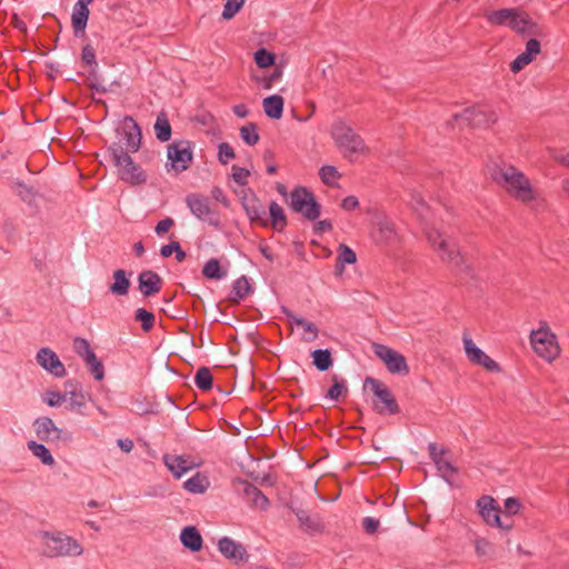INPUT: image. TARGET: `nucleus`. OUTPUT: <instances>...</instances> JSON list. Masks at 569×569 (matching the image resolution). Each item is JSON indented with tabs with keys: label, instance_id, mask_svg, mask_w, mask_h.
<instances>
[{
	"label": "nucleus",
	"instance_id": "54",
	"mask_svg": "<svg viewBox=\"0 0 569 569\" xmlns=\"http://www.w3.org/2000/svg\"><path fill=\"white\" fill-rule=\"evenodd\" d=\"M244 0H227L223 11L222 18L226 20H230L236 16V13L242 8Z\"/></svg>",
	"mask_w": 569,
	"mask_h": 569
},
{
	"label": "nucleus",
	"instance_id": "48",
	"mask_svg": "<svg viewBox=\"0 0 569 569\" xmlns=\"http://www.w3.org/2000/svg\"><path fill=\"white\" fill-rule=\"evenodd\" d=\"M337 259L347 264H353L357 261V254L349 246L340 243Z\"/></svg>",
	"mask_w": 569,
	"mask_h": 569
},
{
	"label": "nucleus",
	"instance_id": "50",
	"mask_svg": "<svg viewBox=\"0 0 569 569\" xmlns=\"http://www.w3.org/2000/svg\"><path fill=\"white\" fill-rule=\"evenodd\" d=\"M234 158V150L228 142H221L218 146V160L221 164H228Z\"/></svg>",
	"mask_w": 569,
	"mask_h": 569
},
{
	"label": "nucleus",
	"instance_id": "41",
	"mask_svg": "<svg viewBox=\"0 0 569 569\" xmlns=\"http://www.w3.org/2000/svg\"><path fill=\"white\" fill-rule=\"evenodd\" d=\"M240 137L249 146L257 144L260 139L257 124L249 122L246 126H242L240 128Z\"/></svg>",
	"mask_w": 569,
	"mask_h": 569
},
{
	"label": "nucleus",
	"instance_id": "58",
	"mask_svg": "<svg viewBox=\"0 0 569 569\" xmlns=\"http://www.w3.org/2000/svg\"><path fill=\"white\" fill-rule=\"evenodd\" d=\"M174 226V220L172 218H164L162 220H160L156 228H154V231L158 236H163L164 233H167L172 227Z\"/></svg>",
	"mask_w": 569,
	"mask_h": 569
},
{
	"label": "nucleus",
	"instance_id": "1",
	"mask_svg": "<svg viewBox=\"0 0 569 569\" xmlns=\"http://www.w3.org/2000/svg\"><path fill=\"white\" fill-rule=\"evenodd\" d=\"M492 180L515 200L528 204L538 199L530 179L512 164L497 166L491 171Z\"/></svg>",
	"mask_w": 569,
	"mask_h": 569
},
{
	"label": "nucleus",
	"instance_id": "55",
	"mask_svg": "<svg viewBox=\"0 0 569 569\" xmlns=\"http://www.w3.org/2000/svg\"><path fill=\"white\" fill-rule=\"evenodd\" d=\"M232 178L233 180L239 184V186H246L248 183V178L250 176V171L244 169V168H241V167H238V166H232Z\"/></svg>",
	"mask_w": 569,
	"mask_h": 569
},
{
	"label": "nucleus",
	"instance_id": "28",
	"mask_svg": "<svg viewBox=\"0 0 569 569\" xmlns=\"http://www.w3.org/2000/svg\"><path fill=\"white\" fill-rule=\"evenodd\" d=\"M284 100L279 94L267 97L262 101L263 111L271 119H280L283 112Z\"/></svg>",
	"mask_w": 569,
	"mask_h": 569
},
{
	"label": "nucleus",
	"instance_id": "16",
	"mask_svg": "<svg viewBox=\"0 0 569 569\" xmlns=\"http://www.w3.org/2000/svg\"><path fill=\"white\" fill-rule=\"evenodd\" d=\"M163 463L169 469L174 478H181L186 472L197 468L199 463L194 462V460L190 456H179L164 453Z\"/></svg>",
	"mask_w": 569,
	"mask_h": 569
},
{
	"label": "nucleus",
	"instance_id": "60",
	"mask_svg": "<svg viewBox=\"0 0 569 569\" xmlns=\"http://www.w3.org/2000/svg\"><path fill=\"white\" fill-rule=\"evenodd\" d=\"M362 527L367 533L372 535L379 527V520L372 517H366L362 521Z\"/></svg>",
	"mask_w": 569,
	"mask_h": 569
},
{
	"label": "nucleus",
	"instance_id": "35",
	"mask_svg": "<svg viewBox=\"0 0 569 569\" xmlns=\"http://www.w3.org/2000/svg\"><path fill=\"white\" fill-rule=\"evenodd\" d=\"M313 365L320 371H327L332 366V357L329 349H317L312 351Z\"/></svg>",
	"mask_w": 569,
	"mask_h": 569
},
{
	"label": "nucleus",
	"instance_id": "63",
	"mask_svg": "<svg viewBox=\"0 0 569 569\" xmlns=\"http://www.w3.org/2000/svg\"><path fill=\"white\" fill-rule=\"evenodd\" d=\"M358 207H359V201H358L357 197H355V196H348V197L343 198V200L341 202V208L347 211L355 210Z\"/></svg>",
	"mask_w": 569,
	"mask_h": 569
},
{
	"label": "nucleus",
	"instance_id": "17",
	"mask_svg": "<svg viewBox=\"0 0 569 569\" xmlns=\"http://www.w3.org/2000/svg\"><path fill=\"white\" fill-rule=\"evenodd\" d=\"M455 118H462L472 127L487 126L497 121L493 111L481 107L467 108L461 114H455Z\"/></svg>",
	"mask_w": 569,
	"mask_h": 569
},
{
	"label": "nucleus",
	"instance_id": "11",
	"mask_svg": "<svg viewBox=\"0 0 569 569\" xmlns=\"http://www.w3.org/2000/svg\"><path fill=\"white\" fill-rule=\"evenodd\" d=\"M120 136L119 141L113 142L109 148L120 147V149L127 153H134L139 150L141 144V129L132 118L126 119Z\"/></svg>",
	"mask_w": 569,
	"mask_h": 569
},
{
	"label": "nucleus",
	"instance_id": "10",
	"mask_svg": "<svg viewBox=\"0 0 569 569\" xmlns=\"http://www.w3.org/2000/svg\"><path fill=\"white\" fill-rule=\"evenodd\" d=\"M186 204L199 220L208 221L214 227L219 226L218 214L211 208L208 197L199 193H190L186 197Z\"/></svg>",
	"mask_w": 569,
	"mask_h": 569
},
{
	"label": "nucleus",
	"instance_id": "33",
	"mask_svg": "<svg viewBox=\"0 0 569 569\" xmlns=\"http://www.w3.org/2000/svg\"><path fill=\"white\" fill-rule=\"evenodd\" d=\"M513 8H505L488 12L485 14L487 22L491 26H508L509 19L512 18Z\"/></svg>",
	"mask_w": 569,
	"mask_h": 569
},
{
	"label": "nucleus",
	"instance_id": "34",
	"mask_svg": "<svg viewBox=\"0 0 569 569\" xmlns=\"http://www.w3.org/2000/svg\"><path fill=\"white\" fill-rule=\"evenodd\" d=\"M27 446L28 449L32 452V455L39 458L43 465L52 466L54 463L52 455L44 445L31 440L28 441Z\"/></svg>",
	"mask_w": 569,
	"mask_h": 569
},
{
	"label": "nucleus",
	"instance_id": "45",
	"mask_svg": "<svg viewBox=\"0 0 569 569\" xmlns=\"http://www.w3.org/2000/svg\"><path fill=\"white\" fill-rule=\"evenodd\" d=\"M348 392V388L343 380H338L337 377L333 378V385L329 388L327 392V397L331 400L337 401L340 397L346 396Z\"/></svg>",
	"mask_w": 569,
	"mask_h": 569
},
{
	"label": "nucleus",
	"instance_id": "20",
	"mask_svg": "<svg viewBox=\"0 0 569 569\" xmlns=\"http://www.w3.org/2000/svg\"><path fill=\"white\" fill-rule=\"evenodd\" d=\"M218 549L227 559L234 563H239L248 559L246 548L229 537L219 539Z\"/></svg>",
	"mask_w": 569,
	"mask_h": 569
},
{
	"label": "nucleus",
	"instance_id": "37",
	"mask_svg": "<svg viewBox=\"0 0 569 569\" xmlns=\"http://www.w3.org/2000/svg\"><path fill=\"white\" fill-rule=\"evenodd\" d=\"M194 383L201 391H209L212 388V375L209 368L201 367L194 376Z\"/></svg>",
	"mask_w": 569,
	"mask_h": 569
},
{
	"label": "nucleus",
	"instance_id": "57",
	"mask_svg": "<svg viewBox=\"0 0 569 569\" xmlns=\"http://www.w3.org/2000/svg\"><path fill=\"white\" fill-rule=\"evenodd\" d=\"M296 325L298 327L303 328L305 332L310 333L311 337L309 340H313L318 337V328L315 323L307 321L306 319H297Z\"/></svg>",
	"mask_w": 569,
	"mask_h": 569
},
{
	"label": "nucleus",
	"instance_id": "25",
	"mask_svg": "<svg viewBox=\"0 0 569 569\" xmlns=\"http://www.w3.org/2000/svg\"><path fill=\"white\" fill-rule=\"evenodd\" d=\"M181 543L192 552L200 551L202 548V537L192 526L186 527L180 533Z\"/></svg>",
	"mask_w": 569,
	"mask_h": 569
},
{
	"label": "nucleus",
	"instance_id": "4",
	"mask_svg": "<svg viewBox=\"0 0 569 569\" xmlns=\"http://www.w3.org/2000/svg\"><path fill=\"white\" fill-rule=\"evenodd\" d=\"M40 538L43 543V553L49 558L77 557L83 552V548L74 538L61 531H42Z\"/></svg>",
	"mask_w": 569,
	"mask_h": 569
},
{
	"label": "nucleus",
	"instance_id": "6",
	"mask_svg": "<svg viewBox=\"0 0 569 569\" xmlns=\"http://www.w3.org/2000/svg\"><path fill=\"white\" fill-rule=\"evenodd\" d=\"M530 343L535 352L548 362H552L560 356V347L557 336L547 323L530 332Z\"/></svg>",
	"mask_w": 569,
	"mask_h": 569
},
{
	"label": "nucleus",
	"instance_id": "59",
	"mask_svg": "<svg viewBox=\"0 0 569 569\" xmlns=\"http://www.w3.org/2000/svg\"><path fill=\"white\" fill-rule=\"evenodd\" d=\"M540 51L541 44L537 39H530L529 41H527L525 52L536 58L540 53Z\"/></svg>",
	"mask_w": 569,
	"mask_h": 569
},
{
	"label": "nucleus",
	"instance_id": "2",
	"mask_svg": "<svg viewBox=\"0 0 569 569\" xmlns=\"http://www.w3.org/2000/svg\"><path fill=\"white\" fill-rule=\"evenodd\" d=\"M330 134L337 147L341 150L342 156L350 161H353L358 156L369 152V148L363 139L342 119H338L332 123Z\"/></svg>",
	"mask_w": 569,
	"mask_h": 569
},
{
	"label": "nucleus",
	"instance_id": "22",
	"mask_svg": "<svg viewBox=\"0 0 569 569\" xmlns=\"http://www.w3.org/2000/svg\"><path fill=\"white\" fill-rule=\"evenodd\" d=\"M512 18L509 19L507 27L517 33H535L536 23L530 19L529 14L519 8H513Z\"/></svg>",
	"mask_w": 569,
	"mask_h": 569
},
{
	"label": "nucleus",
	"instance_id": "7",
	"mask_svg": "<svg viewBox=\"0 0 569 569\" xmlns=\"http://www.w3.org/2000/svg\"><path fill=\"white\" fill-rule=\"evenodd\" d=\"M289 206L295 212L311 221L320 216V204L316 201L313 193L305 187H296L291 191Z\"/></svg>",
	"mask_w": 569,
	"mask_h": 569
},
{
	"label": "nucleus",
	"instance_id": "61",
	"mask_svg": "<svg viewBox=\"0 0 569 569\" xmlns=\"http://www.w3.org/2000/svg\"><path fill=\"white\" fill-rule=\"evenodd\" d=\"M211 197L224 207H229V199L220 187H214L211 190Z\"/></svg>",
	"mask_w": 569,
	"mask_h": 569
},
{
	"label": "nucleus",
	"instance_id": "8",
	"mask_svg": "<svg viewBox=\"0 0 569 569\" xmlns=\"http://www.w3.org/2000/svg\"><path fill=\"white\" fill-rule=\"evenodd\" d=\"M365 386H369L376 398L373 407L380 415H396L399 412L398 402L390 391V389L380 380L368 377L365 380Z\"/></svg>",
	"mask_w": 569,
	"mask_h": 569
},
{
	"label": "nucleus",
	"instance_id": "31",
	"mask_svg": "<svg viewBox=\"0 0 569 569\" xmlns=\"http://www.w3.org/2000/svg\"><path fill=\"white\" fill-rule=\"evenodd\" d=\"M156 137L161 142H167L171 138V126L168 120L167 113L161 111L157 116L156 123L153 126Z\"/></svg>",
	"mask_w": 569,
	"mask_h": 569
},
{
	"label": "nucleus",
	"instance_id": "44",
	"mask_svg": "<svg viewBox=\"0 0 569 569\" xmlns=\"http://www.w3.org/2000/svg\"><path fill=\"white\" fill-rule=\"evenodd\" d=\"M319 176L321 181L326 186L330 187L335 184V180L340 178V173L338 172L337 168L328 164L320 168Z\"/></svg>",
	"mask_w": 569,
	"mask_h": 569
},
{
	"label": "nucleus",
	"instance_id": "18",
	"mask_svg": "<svg viewBox=\"0 0 569 569\" xmlns=\"http://www.w3.org/2000/svg\"><path fill=\"white\" fill-rule=\"evenodd\" d=\"M37 361L44 370L54 377L61 378L66 376L63 363L51 349L41 348L37 353Z\"/></svg>",
	"mask_w": 569,
	"mask_h": 569
},
{
	"label": "nucleus",
	"instance_id": "52",
	"mask_svg": "<svg viewBox=\"0 0 569 569\" xmlns=\"http://www.w3.org/2000/svg\"><path fill=\"white\" fill-rule=\"evenodd\" d=\"M505 521H511L510 516L517 515L521 509L522 505L518 498L509 497L505 500Z\"/></svg>",
	"mask_w": 569,
	"mask_h": 569
},
{
	"label": "nucleus",
	"instance_id": "12",
	"mask_svg": "<svg viewBox=\"0 0 569 569\" xmlns=\"http://www.w3.org/2000/svg\"><path fill=\"white\" fill-rule=\"evenodd\" d=\"M168 160L170 167L177 172L187 170L192 162V150L189 141H174L168 146Z\"/></svg>",
	"mask_w": 569,
	"mask_h": 569
},
{
	"label": "nucleus",
	"instance_id": "43",
	"mask_svg": "<svg viewBox=\"0 0 569 569\" xmlns=\"http://www.w3.org/2000/svg\"><path fill=\"white\" fill-rule=\"evenodd\" d=\"M73 349H74L76 353L83 359V361H86V359H89V358L93 360V355H96L92 351L88 340L84 338H80V337L74 338Z\"/></svg>",
	"mask_w": 569,
	"mask_h": 569
},
{
	"label": "nucleus",
	"instance_id": "49",
	"mask_svg": "<svg viewBox=\"0 0 569 569\" xmlns=\"http://www.w3.org/2000/svg\"><path fill=\"white\" fill-rule=\"evenodd\" d=\"M86 365L88 366L90 372L94 377L96 380L101 381L104 378V368L102 362L93 355L92 359H86Z\"/></svg>",
	"mask_w": 569,
	"mask_h": 569
},
{
	"label": "nucleus",
	"instance_id": "32",
	"mask_svg": "<svg viewBox=\"0 0 569 569\" xmlns=\"http://www.w3.org/2000/svg\"><path fill=\"white\" fill-rule=\"evenodd\" d=\"M209 486L210 481L208 477L200 472H197L183 483V488L191 493H203Z\"/></svg>",
	"mask_w": 569,
	"mask_h": 569
},
{
	"label": "nucleus",
	"instance_id": "38",
	"mask_svg": "<svg viewBox=\"0 0 569 569\" xmlns=\"http://www.w3.org/2000/svg\"><path fill=\"white\" fill-rule=\"evenodd\" d=\"M232 292L234 295V300L240 301L243 300L251 292V286L246 276L238 278L232 284Z\"/></svg>",
	"mask_w": 569,
	"mask_h": 569
},
{
	"label": "nucleus",
	"instance_id": "29",
	"mask_svg": "<svg viewBox=\"0 0 569 569\" xmlns=\"http://www.w3.org/2000/svg\"><path fill=\"white\" fill-rule=\"evenodd\" d=\"M113 282L110 286V291L116 296H127L130 288V281L127 273L122 269L113 271Z\"/></svg>",
	"mask_w": 569,
	"mask_h": 569
},
{
	"label": "nucleus",
	"instance_id": "26",
	"mask_svg": "<svg viewBox=\"0 0 569 569\" xmlns=\"http://www.w3.org/2000/svg\"><path fill=\"white\" fill-rule=\"evenodd\" d=\"M243 495L251 502V505L261 510H266L269 506L268 498L263 492L252 483L243 481Z\"/></svg>",
	"mask_w": 569,
	"mask_h": 569
},
{
	"label": "nucleus",
	"instance_id": "13",
	"mask_svg": "<svg viewBox=\"0 0 569 569\" xmlns=\"http://www.w3.org/2000/svg\"><path fill=\"white\" fill-rule=\"evenodd\" d=\"M376 356L381 359L390 373L407 375L409 367L406 358L396 350L380 343L373 345Z\"/></svg>",
	"mask_w": 569,
	"mask_h": 569
},
{
	"label": "nucleus",
	"instance_id": "9",
	"mask_svg": "<svg viewBox=\"0 0 569 569\" xmlns=\"http://www.w3.org/2000/svg\"><path fill=\"white\" fill-rule=\"evenodd\" d=\"M477 507L482 520L490 527H497L502 530H510L512 521H505L500 517V507L490 496H482L477 500Z\"/></svg>",
	"mask_w": 569,
	"mask_h": 569
},
{
	"label": "nucleus",
	"instance_id": "51",
	"mask_svg": "<svg viewBox=\"0 0 569 569\" xmlns=\"http://www.w3.org/2000/svg\"><path fill=\"white\" fill-rule=\"evenodd\" d=\"M475 551L480 558L490 556L493 552V545L486 538L475 540Z\"/></svg>",
	"mask_w": 569,
	"mask_h": 569
},
{
	"label": "nucleus",
	"instance_id": "3",
	"mask_svg": "<svg viewBox=\"0 0 569 569\" xmlns=\"http://www.w3.org/2000/svg\"><path fill=\"white\" fill-rule=\"evenodd\" d=\"M426 237L431 248L443 263L457 269L467 268L459 246L452 237L436 228L427 229Z\"/></svg>",
	"mask_w": 569,
	"mask_h": 569
},
{
	"label": "nucleus",
	"instance_id": "27",
	"mask_svg": "<svg viewBox=\"0 0 569 569\" xmlns=\"http://www.w3.org/2000/svg\"><path fill=\"white\" fill-rule=\"evenodd\" d=\"M89 8L74 4L71 14V24L76 36L83 34L89 19Z\"/></svg>",
	"mask_w": 569,
	"mask_h": 569
},
{
	"label": "nucleus",
	"instance_id": "23",
	"mask_svg": "<svg viewBox=\"0 0 569 569\" xmlns=\"http://www.w3.org/2000/svg\"><path fill=\"white\" fill-rule=\"evenodd\" d=\"M371 237L380 244L393 243L398 238L393 223L387 220L379 221L373 226Z\"/></svg>",
	"mask_w": 569,
	"mask_h": 569
},
{
	"label": "nucleus",
	"instance_id": "39",
	"mask_svg": "<svg viewBox=\"0 0 569 569\" xmlns=\"http://www.w3.org/2000/svg\"><path fill=\"white\" fill-rule=\"evenodd\" d=\"M81 61L86 67H90V76H96V69L98 67L96 50L91 44H86L81 51Z\"/></svg>",
	"mask_w": 569,
	"mask_h": 569
},
{
	"label": "nucleus",
	"instance_id": "62",
	"mask_svg": "<svg viewBox=\"0 0 569 569\" xmlns=\"http://www.w3.org/2000/svg\"><path fill=\"white\" fill-rule=\"evenodd\" d=\"M66 400V395L60 392H48L47 403L50 407L60 406Z\"/></svg>",
	"mask_w": 569,
	"mask_h": 569
},
{
	"label": "nucleus",
	"instance_id": "47",
	"mask_svg": "<svg viewBox=\"0 0 569 569\" xmlns=\"http://www.w3.org/2000/svg\"><path fill=\"white\" fill-rule=\"evenodd\" d=\"M70 402L71 410H76L78 412H82V408L86 407V397L81 391H77L76 389H72L70 391H67Z\"/></svg>",
	"mask_w": 569,
	"mask_h": 569
},
{
	"label": "nucleus",
	"instance_id": "19",
	"mask_svg": "<svg viewBox=\"0 0 569 569\" xmlns=\"http://www.w3.org/2000/svg\"><path fill=\"white\" fill-rule=\"evenodd\" d=\"M428 451L431 460L435 462L437 470L446 481H450V478L457 473V468L445 458L447 453L446 449H438L437 443L431 442L428 445Z\"/></svg>",
	"mask_w": 569,
	"mask_h": 569
},
{
	"label": "nucleus",
	"instance_id": "5",
	"mask_svg": "<svg viewBox=\"0 0 569 569\" xmlns=\"http://www.w3.org/2000/svg\"><path fill=\"white\" fill-rule=\"evenodd\" d=\"M112 162L117 168L118 178L130 186H140L147 182L146 171L133 161L129 153L119 148H109Z\"/></svg>",
	"mask_w": 569,
	"mask_h": 569
},
{
	"label": "nucleus",
	"instance_id": "36",
	"mask_svg": "<svg viewBox=\"0 0 569 569\" xmlns=\"http://www.w3.org/2000/svg\"><path fill=\"white\" fill-rule=\"evenodd\" d=\"M269 213L272 227L276 230L281 231L287 226V218L281 206L276 201H272L269 206Z\"/></svg>",
	"mask_w": 569,
	"mask_h": 569
},
{
	"label": "nucleus",
	"instance_id": "21",
	"mask_svg": "<svg viewBox=\"0 0 569 569\" xmlns=\"http://www.w3.org/2000/svg\"><path fill=\"white\" fill-rule=\"evenodd\" d=\"M139 290L144 297H150L158 293L162 288L161 277L152 271L144 270L138 277Z\"/></svg>",
	"mask_w": 569,
	"mask_h": 569
},
{
	"label": "nucleus",
	"instance_id": "30",
	"mask_svg": "<svg viewBox=\"0 0 569 569\" xmlns=\"http://www.w3.org/2000/svg\"><path fill=\"white\" fill-rule=\"evenodd\" d=\"M298 521L301 526V528L309 532V533H316V532H322L325 529V526L322 521L319 518H315L309 516L306 511L300 510L297 513Z\"/></svg>",
	"mask_w": 569,
	"mask_h": 569
},
{
	"label": "nucleus",
	"instance_id": "53",
	"mask_svg": "<svg viewBox=\"0 0 569 569\" xmlns=\"http://www.w3.org/2000/svg\"><path fill=\"white\" fill-rule=\"evenodd\" d=\"M535 60V57L528 54L527 52L520 53L511 63L510 70L513 73L520 72L526 66Z\"/></svg>",
	"mask_w": 569,
	"mask_h": 569
},
{
	"label": "nucleus",
	"instance_id": "15",
	"mask_svg": "<svg viewBox=\"0 0 569 569\" xmlns=\"http://www.w3.org/2000/svg\"><path fill=\"white\" fill-rule=\"evenodd\" d=\"M33 427L37 437L42 441L51 442L61 438H67V433L62 429L58 428L49 417L37 418L33 422Z\"/></svg>",
	"mask_w": 569,
	"mask_h": 569
},
{
	"label": "nucleus",
	"instance_id": "14",
	"mask_svg": "<svg viewBox=\"0 0 569 569\" xmlns=\"http://www.w3.org/2000/svg\"><path fill=\"white\" fill-rule=\"evenodd\" d=\"M462 342L466 356L471 363L483 367L488 371H499V365L478 348L468 333H463Z\"/></svg>",
	"mask_w": 569,
	"mask_h": 569
},
{
	"label": "nucleus",
	"instance_id": "64",
	"mask_svg": "<svg viewBox=\"0 0 569 569\" xmlns=\"http://www.w3.org/2000/svg\"><path fill=\"white\" fill-rule=\"evenodd\" d=\"M180 243L178 241H172L169 244H164L160 249V254L163 258L170 257L174 251L179 248Z\"/></svg>",
	"mask_w": 569,
	"mask_h": 569
},
{
	"label": "nucleus",
	"instance_id": "56",
	"mask_svg": "<svg viewBox=\"0 0 569 569\" xmlns=\"http://www.w3.org/2000/svg\"><path fill=\"white\" fill-rule=\"evenodd\" d=\"M18 187L19 196L23 201L31 203L36 199L37 192L33 190L32 187H29L24 183H19Z\"/></svg>",
	"mask_w": 569,
	"mask_h": 569
},
{
	"label": "nucleus",
	"instance_id": "24",
	"mask_svg": "<svg viewBox=\"0 0 569 569\" xmlns=\"http://www.w3.org/2000/svg\"><path fill=\"white\" fill-rule=\"evenodd\" d=\"M243 208L251 222H257L261 226L267 224L266 208L256 196L246 199Z\"/></svg>",
	"mask_w": 569,
	"mask_h": 569
},
{
	"label": "nucleus",
	"instance_id": "40",
	"mask_svg": "<svg viewBox=\"0 0 569 569\" xmlns=\"http://www.w3.org/2000/svg\"><path fill=\"white\" fill-rule=\"evenodd\" d=\"M202 274L208 279L219 280L226 276V272L221 271L219 261L211 258L204 263Z\"/></svg>",
	"mask_w": 569,
	"mask_h": 569
},
{
	"label": "nucleus",
	"instance_id": "42",
	"mask_svg": "<svg viewBox=\"0 0 569 569\" xmlns=\"http://www.w3.org/2000/svg\"><path fill=\"white\" fill-rule=\"evenodd\" d=\"M134 320L141 323V329L144 332H149L154 326L156 317L144 308H139L134 313Z\"/></svg>",
	"mask_w": 569,
	"mask_h": 569
},
{
	"label": "nucleus",
	"instance_id": "46",
	"mask_svg": "<svg viewBox=\"0 0 569 569\" xmlns=\"http://www.w3.org/2000/svg\"><path fill=\"white\" fill-rule=\"evenodd\" d=\"M274 54L267 51L266 49H259L254 53V61L258 67L260 68H269L274 64Z\"/></svg>",
	"mask_w": 569,
	"mask_h": 569
}]
</instances>
